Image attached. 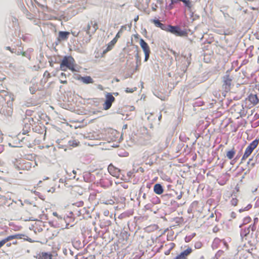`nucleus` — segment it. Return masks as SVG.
<instances>
[{
	"label": "nucleus",
	"instance_id": "1",
	"mask_svg": "<svg viewBox=\"0 0 259 259\" xmlns=\"http://www.w3.org/2000/svg\"><path fill=\"white\" fill-rule=\"evenodd\" d=\"M80 68L76 64L74 59L71 56H64L60 65V69L64 71L69 69L72 72H78Z\"/></svg>",
	"mask_w": 259,
	"mask_h": 259
},
{
	"label": "nucleus",
	"instance_id": "2",
	"mask_svg": "<svg viewBox=\"0 0 259 259\" xmlns=\"http://www.w3.org/2000/svg\"><path fill=\"white\" fill-rule=\"evenodd\" d=\"M233 77L229 73V71L226 72V74L222 77V90L228 93L230 91L232 87L234 86Z\"/></svg>",
	"mask_w": 259,
	"mask_h": 259
},
{
	"label": "nucleus",
	"instance_id": "3",
	"mask_svg": "<svg viewBox=\"0 0 259 259\" xmlns=\"http://www.w3.org/2000/svg\"><path fill=\"white\" fill-rule=\"evenodd\" d=\"M259 144V140L255 139L245 149V152L241 158V161H245L252 153Z\"/></svg>",
	"mask_w": 259,
	"mask_h": 259
},
{
	"label": "nucleus",
	"instance_id": "4",
	"mask_svg": "<svg viewBox=\"0 0 259 259\" xmlns=\"http://www.w3.org/2000/svg\"><path fill=\"white\" fill-rule=\"evenodd\" d=\"M21 238V235L18 234L7 236L0 241V248H2L5 244H6L7 247H10L12 244H17V241H14L12 243L8 242L13 239H20Z\"/></svg>",
	"mask_w": 259,
	"mask_h": 259
},
{
	"label": "nucleus",
	"instance_id": "5",
	"mask_svg": "<svg viewBox=\"0 0 259 259\" xmlns=\"http://www.w3.org/2000/svg\"><path fill=\"white\" fill-rule=\"evenodd\" d=\"M165 31L169 32L179 36H184L187 35V33L186 31L181 30L180 27L178 26L168 25L166 26Z\"/></svg>",
	"mask_w": 259,
	"mask_h": 259
},
{
	"label": "nucleus",
	"instance_id": "6",
	"mask_svg": "<svg viewBox=\"0 0 259 259\" xmlns=\"http://www.w3.org/2000/svg\"><path fill=\"white\" fill-rule=\"evenodd\" d=\"M255 228L254 225H250L247 228L242 229L240 232V236L242 239L243 240L247 241L248 242H250L251 240H249L250 229L253 231L255 230Z\"/></svg>",
	"mask_w": 259,
	"mask_h": 259
},
{
	"label": "nucleus",
	"instance_id": "7",
	"mask_svg": "<svg viewBox=\"0 0 259 259\" xmlns=\"http://www.w3.org/2000/svg\"><path fill=\"white\" fill-rule=\"evenodd\" d=\"M115 100V99L111 93H107L105 95V101L103 104V109L106 110L109 109Z\"/></svg>",
	"mask_w": 259,
	"mask_h": 259
},
{
	"label": "nucleus",
	"instance_id": "8",
	"mask_svg": "<svg viewBox=\"0 0 259 259\" xmlns=\"http://www.w3.org/2000/svg\"><path fill=\"white\" fill-rule=\"evenodd\" d=\"M98 29V23L95 21H91L88 23L85 31L88 34L91 36L94 34Z\"/></svg>",
	"mask_w": 259,
	"mask_h": 259
},
{
	"label": "nucleus",
	"instance_id": "9",
	"mask_svg": "<svg viewBox=\"0 0 259 259\" xmlns=\"http://www.w3.org/2000/svg\"><path fill=\"white\" fill-rule=\"evenodd\" d=\"M246 100L250 102V105L252 107L255 106L259 103V98L256 94H250L246 98Z\"/></svg>",
	"mask_w": 259,
	"mask_h": 259
},
{
	"label": "nucleus",
	"instance_id": "10",
	"mask_svg": "<svg viewBox=\"0 0 259 259\" xmlns=\"http://www.w3.org/2000/svg\"><path fill=\"white\" fill-rule=\"evenodd\" d=\"M109 172L113 177L119 178L120 176V170L114 166L112 164H110L108 167Z\"/></svg>",
	"mask_w": 259,
	"mask_h": 259
},
{
	"label": "nucleus",
	"instance_id": "11",
	"mask_svg": "<svg viewBox=\"0 0 259 259\" xmlns=\"http://www.w3.org/2000/svg\"><path fill=\"white\" fill-rule=\"evenodd\" d=\"M42 224L41 221H36L31 225V229L33 230L35 233L40 232L43 230L42 227Z\"/></svg>",
	"mask_w": 259,
	"mask_h": 259
},
{
	"label": "nucleus",
	"instance_id": "12",
	"mask_svg": "<svg viewBox=\"0 0 259 259\" xmlns=\"http://www.w3.org/2000/svg\"><path fill=\"white\" fill-rule=\"evenodd\" d=\"M178 1L183 2L185 6L189 9H191L192 7L191 3L190 0H171V3L169 5V9H172L173 8V5L177 4Z\"/></svg>",
	"mask_w": 259,
	"mask_h": 259
},
{
	"label": "nucleus",
	"instance_id": "13",
	"mask_svg": "<svg viewBox=\"0 0 259 259\" xmlns=\"http://www.w3.org/2000/svg\"><path fill=\"white\" fill-rule=\"evenodd\" d=\"M25 122L28 121L29 123H25V127L26 128V130H25L24 129L23 130V134H25L26 133H28L31 128V125L33 123L34 119L32 117H28L26 118L25 120Z\"/></svg>",
	"mask_w": 259,
	"mask_h": 259
},
{
	"label": "nucleus",
	"instance_id": "14",
	"mask_svg": "<svg viewBox=\"0 0 259 259\" xmlns=\"http://www.w3.org/2000/svg\"><path fill=\"white\" fill-rule=\"evenodd\" d=\"M76 79L81 81L83 83H84L85 84L93 83L94 82V80L90 76H86L82 77V76L79 75L76 78Z\"/></svg>",
	"mask_w": 259,
	"mask_h": 259
},
{
	"label": "nucleus",
	"instance_id": "15",
	"mask_svg": "<svg viewBox=\"0 0 259 259\" xmlns=\"http://www.w3.org/2000/svg\"><path fill=\"white\" fill-rule=\"evenodd\" d=\"M37 259H53L51 253L42 252L39 253L36 256Z\"/></svg>",
	"mask_w": 259,
	"mask_h": 259
},
{
	"label": "nucleus",
	"instance_id": "16",
	"mask_svg": "<svg viewBox=\"0 0 259 259\" xmlns=\"http://www.w3.org/2000/svg\"><path fill=\"white\" fill-rule=\"evenodd\" d=\"M151 22L155 25V26L157 27L160 28L162 30H166V26L162 23H161L159 20L152 19L151 20Z\"/></svg>",
	"mask_w": 259,
	"mask_h": 259
},
{
	"label": "nucleus",
	"instance_id": "17",
	"mask_svg": "<svg viewBox=\"0 0 259 259\" xmlns=\"http://www.w3.org/2000/svg\"><path fill=\"white\" fill-rule=\"evenodd\" d=\"M140 45L142 48L144 52L150 51V48L148 44L145 41L143 38H141L140 40Z\"/></svg>",
	"mask_w": 259,
	"mask_h": 259
},
{
	"label": "nucleus",
	"instance_id": "18",
	"mask_svg": "<svg viewBox=\"0 0 259 259\" xmlns=\"http://www.w3.org/2000/svg\"><path fill=\"white\" fill-rule=\"evenodd\" d=\"M153 190L156 194L158 195H160L163 192V188L159 184H156L154 185Z\"/></svg>",
	"mask_w": 259,
	"mask_h": 259
},
{
	"label": "nucleus",
	"instance_id": "19",
	"mask_svg": "<svg viewBox=\"0 0 259 259\" xmlns=\"http://www.w3.org/2000/svg\"><path fill=\"white\" fill-rule=\"evenodd\" d=\"M175 244L173 242L166 244L165 246L167 247V249L164 252V254L166 255H169L171 251L175 248Z\"/></svg>",
	"mask_w": 259,
	"mask_h": 259
},
{
	"label": "nucleus",
	"instance_id": "20",
	"mask_svg": "<svg viewBox=\"0 0 259 259\" xmlns=\"http://www.w3.org/2000/svg\"><path fill=\"white\" fill-rule=\"evenodd\" d=\"M69 34V32L67 31H60L59 32V38L61 40H66Z\"/></svg>",
	"mask_w": 259,
	"mask_h": 259
},
{
	"label": "nucleus",
	"instance_id": "21",
	"mask_svg": "<svg viewBox=\"0 0 259 259\" xmlns=\"http://www.w3.org/2000/svg\"><path fill=\"white\" fill-rule=\"evenodd\" d=\"M117 42L115 39H113L108 45L107 48L104 51L103 53H105L110 51Z\"/></svg>",
	"mask_w": 259,
	"mask_h": 259
},
{
	"label": "nucleus",
	"instance_id": "22",
	"mask_svg": "<svg viewBox=\"0 0 259 259\" xmlns=\"http://www.w3.org/2000/svg\"><path fill=\"white\" fill-rule=\"evenodd\" d=\"M235 153L236 150L234 148H233L227 152L226 156L229 159H231L234 157Z\"/></svg>",
	"mask_w": 259,
	"mask_h": 259
},
{
	"label": "nucleus",
	"instance_id": "23",
	"mask_svg": "<svg viewBox=\"0 0 259 259\" xmlns=\"http://www.w3.org/2000/svg\"><path fill=\"white\" fill-rule=\"evenodd\" d=\"M72 193L75 194L76 193L79 194V195H81L83 193L82 189L79 186H74L72 188Z\"/></svg>",
	"mask_w": 259,
	"mask_h": 259
},
{
	"label": "nucleus",
	"instance_id": "24",
	"mask_svg": "<svg viewBox=\"0 0 259 259\" xmlns=\"http://www.w3.org/2000/svg\"><path fill=\"white\" fill-rule=\"evenodd\" d=\"M66 75L65 73L62 72L60 75V82L63 84H67V80H66Z\"/></svg>",
	"mask_w": 259,
	"mask_h": 259
},
{
	"label": "nucleus",
	"instance_id": "25",
	"mask_svg": "<svg viewBox=\"0 0 259 259\" xmlns=\"http://www.w3.org/2000/svg\"><path fill=\"white\" fill-rule=\"evenodd\" d=\"M251 219L250 217L247 216V217H245L243 219L242 224L240 227H241V226H242V225H245L247 224H249L251 222Z\"/></svg>",
	"mask_w": 259,
	"mask_h": 259
},
{
	"label": "nucleus",
	"instance_id": "26",
	"mask_svg": "<svg viewBox=\"0 0 259 259\" xmlns=\"http://www.w3.org/2000/svg\"><path fill=\"white\" fill-rule=\"evenodd\" d=\"M72 204L77 207H82L84 205V202L82 200H80L77 202L73 203Z\"/></svg>",
	"mask_w": 259,
	"mask_h": 259
},
{
	"label": "nucleus",
	"instance_id": "27",
	"mask_svg": "<svg viewBox=\"0 0 259 259\" xmlns=\"http://www.w3.org/2000/svg\"><path fill=\"white\" fill-rule=\"evenodd\" d=\"M38 210V209L37 207H36L35 206H33L31 209L30 211H31V214L33 215H35L37 213L36 211Z\"/></svg>",
	"mask_w": 259,
	"mask_h": 259
},
{
	"label": "nucleus",
	"instance_id": "28",
	"mask_svg": "<svg viewBox=\"0 0 259 259\" xmlns=\"http://www.w3.org/2000/svg\"><path fill=\"white\" fill-rule=\"evenodd\" d=\"M238 202V199L236 198H233L231 199V200L230 201V203H231L232 205L235 206H236L237 205Z\"/></svg>",
	"mask_w": 259,
	"mask_h": 259
},
{
	"label": "nucleus",
	"instance_id": "29",
	"mask_svg": "<svg viewBox=\"0 0 259 259\" xmlns=\"http://www.w3.org/2000/svg\"><path fill=\"white\" fill-rule=\"evenodd\" d=\"M150 53V51L144 52L145 61H147L148 60V59L149 58Z\"/></svg>",
	"mask_w": 259,
	"mask_h": 259
},
{
	"label": "nucleus",
	"instance_id": "30",
	"mask_svg": "<svg viewBox=\"0 0 259 259\" xmlns=\"http://www.w3.org/2000/svg\"><path fill=\"white\" fill-rule=\"evenodd\" d=\"M44 77L48 79L51 77V76L49 71H46L44 73Z\"/></svg>",
	"mask_w": 259,
	"mask_h": 259
},
{
	"label": "nucleus",
	"instance_id": "31",
	"mask_svg": "<svg viewBox=\"0 0 259 259\" xmlns=\"http://www.w3.org/2000/svg\"><path fill=\"white\" fill-rule=\"evenodd\" d=\"M121 32V31H119L116 35L115 37L113 38V39H115L116 41L117 42V40L120 37V32Z\"/></svg>",
	"mask_w": 259,
	"mask_h": 259
},
{
	"label": "nucleus",
	"instance_id": "32",
	"mask_svg": "<svg viewBox=\"0 0 259 259\" xmlns=\"http://www.w3.org/2000/svg\"><path fill=\"white\" fill-rule=\"evenodd\" d=\"M135 57H136V59L137 62H140V61H141V58H140L138 53H137L136 54V55H135Z\"/></svg>",
	"mask_w": 259,
	"mask_h": 259
},
{
	"label": "nucleus",
	"instance_id": "33",
	"mask_svg": "<svg viewBox=\"0 0 259 259\" xmlns=\"http://www.w3.org/2000/svg\"><path fill=\"white\" fill-rule=\"evenodd\" d=\"M96 196V194L95 193H92V194H91L90 196H89V199L93 200L95 198Z\"/></svg>",
	"mask_w": 259,
	"mask_h": 259
},
{
	"label": "nucleus",
	"instance_id": "34",
	"mask_svg": "<svg viewBox=\"0 0 259 259\" xmlns=\"http://www.w3.org/2000/svg\"><path fill=\"white\" fill-rule=\"evenodd\" d=\"M135 91V90L132 88H127L125 90L126 93H133Z\"/></svg>",
	"mask_w": 259,
	"mask_h": 259
},
{
	"label": "nucleus",
	"instance_id": "35",
	"mask_svg": "<svg viewBox=\"0 0 259 259\" xmlns=\"http://www.w3.org/2000/svg\"><path fill=\"white\" fill-rule=\"evenodd\" d=\"M2 94H4V95H6L7 94V92L4 90H2L0 91V96H2ZM2 98H3V99L4 100H5V99L3 97H2Z\"/></svg>",
	"mask_w": 259,
	"mask_h": 259
},
{
	"label": "nucleus",
	"instance_id": "36",
	"mask_svg": "<svg viewBox=\"0 0 259 259\" xmlns=\"http://www.w3.org/2000/svg\"><path fill=\"white\" fill-rule=\"evenodd\" d=\"M253 224L254 226L255 227V224L258 223V219L257 218H255L253 220Z\"/></svg>",
	"mask_w": 259,
	"mask_h": 259
},
{
	"label": "nucleus",
	"instance_id": "37",
	"mask_svg": "<svg viewBox=\"0 0 259 259\" xmlns=\"http://www.w3.org/2000/svg\"><path fill=\"white\" fill-rule=\"evenodd\" d=\"M252 207V205L251 204H248L246 207H245V210H248L249 209H250Z\"/></svg>",
	"mask_w": 259,
	"mask_h": 259
},
{
	"label": "nucleus",
	"instance_id": "38",
	"mask_svg": "<svg viewBox=\"0 0 259 259\" xmlns=\"http://www.w3.org/2000/svg\"><path fill=\"white\" fill-rule=\"evenodd\" d=\"M72 34L74 36H77L78 34V33H76L75 32H72Z\"/></svg>",
	"mask_w": 259,
	"mask_h": 259
},
{
	"label": "nucleus",
	"instance_id": "39",
	"mask_svg": "<svg viewBox=\"0 0 259 259\" xmlns=\"http://www.w3.org/2000/svg\"><path fill=\"white\" fill-rule=\"evenodd\" d=\"M255 89L259 91V84L255 85Z\"/></svg>",
	"mask_w": 259,
	"mask_h": 259
},
{
	"label": "nucleus",
	"instance_id": "40",
	"mask_svg": "<svg viewBox=\"0 0 259 259\" xmlns=\"http://www.w3.org/2000/svg\"><path fill=\"white\" fill-rule=\"evenodd\" d=\"M72 172H73V174L74 175L73 176V178H75V175H76V171H75L74 170H72Z\"/></svg>",
	"mask_w": 259,
	"mask_h": 259
},
{
	"label": "nucleus",
	"instance_id": "41",
	"mask_svg": "<svg viewBox=\"0 0 259 259\" xmlns=\"http://www.w3.org/2000/svg\"><path fill=\"white\" fill-rule=\"evenodd\" d=\"M53 215L54 216H56V217H58V214H57V212H53Z\"/></svg>",
	"mask_w": 259,
	"mask_h": 259
},
{
	"label": "nucleus",
	"instance_id": "42",
	"mask_svg": "<svg viewBox=\"0 0 259 259\" xmlns=\"http://www.w3.org/2000/svg\"><path fill=\"white\" fill-rule=\"evenodd\" d=\"M138 19H139V17H138V16H137V18H136L135 19V21H137L138 20Z\"/></svg>",
	"mask_w": 259,
	"mask_h": 259
},
{
	"label": "nucleus",
	"instance_id": "43",
	"mask_svg": "<svg viewBox=\"0 0 259 259\" xmlns=\"http://www.w3.org/2000/svg\"><path fill=\"white\" fill-rule=\"evenodd\" d=\"M224 244H225V246H227V247H228V244H227V243L226 242H224Z\"/></svg>",
	"mask_w": 259,
	"mask_h": 259
},
{
	"label": "nucleus",
	"instance_id": "44",
	"mask_svg": "<svg viewBox=\"0 0 259 259\" xmlns=\"http://www.w3.org/2000/svg\"><path fill=\"white\" fill-rule=\"evenodd\" d=\"M152 10H153V11H156V8H152Z\"/></svg>",
	"mask_w": 259,
	"mask_h": 259
},
{
	"label": "nucleus",
	"instance_id": "45",
	"mask_svg": "<svg viewBox=\"0 0 259 259\" xmlns=\"http://www.w3.org/2000/svg\"><path fill=\"white\" fill-rule=\"evenodd\" d=\"M25 52H23V53H22V55H23V56H25Z\"/></svg>",
	"mask_w": 259,
	"mask_h": 259
},
{
	"label": "nucleus",
	"instance_id": "46",
	"mask_svg": "<svg viewBox=\"0 0 259 259\" xmlns=\"http://www.w3.org/2000/svg\"><path fill=\"white\" fill-rule=\"evenodd\" d=\"M2 191V187L0 186V191Z\"/></svg>",
	"mask_w": 259,
	"mask_h": 259
},
{
	"label": "nucleus",
	"instance_id": "47",
	"mask_svg": "<svg viewBox=\"0 0 259 259\" xmlns=\"http://www.w3.org/2000/svg\"><path fill=\"white\" fill-rule=\"evenodd\" d=\"M53 64H52V63H50V66H52V67H53Z\"/></svg>",
	"mask_w": 259,
	"mask_h": 259
}]
</instances>
